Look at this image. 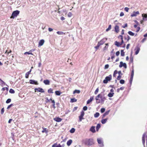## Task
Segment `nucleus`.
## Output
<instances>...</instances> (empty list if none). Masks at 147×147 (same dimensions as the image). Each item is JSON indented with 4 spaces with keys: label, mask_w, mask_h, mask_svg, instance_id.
Returning <instances> with one entry per match:
<instances>
[{
    "label": "nucleus",
    "mask_w": 147,
    "mask_h": 147,
    "mask_svg": "<svg viewBox=\"0 0 147 147\" xmlns=\"http://www.w3.org/2000/svg\"><path fill=\"white\" fill-rule=\"evenodd\" d=\"M72 16V13L70 12H69L68 14H67V16H68L69 17H71Z\"/></svg>",
    "instance_id": "48"
},
{
    "label": "nucleus",
    "mask_w": 147,
    "mask_h": 147,
    "mask_svg": "<svg viewBox=\"0 0 147 147\" xmlns=\"http://www.w3.org/2000/svg\"><path fill=\"white\" fill-rule=\"evenodd\" d=\"M121 55L122 56H124L125 55V53L123 51V50H121Z\"/></svg>",
    "instance_id": "36"
},
{
    "label": "nucleus",
    "mask_w": 147,
    "mask_h": 147,
    "mask_svg": "<svg viewBox=\"0 0 147 147\" xmlns=\"http://www.w3.org/2000/svg\"><path fill=\"white\" fill-rule=\"evenodd\" d=\"M102 96V94H100L96 96L95 99L96 100V103L98 104L100 102V99H99V98H100Z\"/></svg>",
    "instance_id": "5"
},
{
    "label": "nucleus",
    "mask_w": 147,
    "mask_h": 147,
    "mask_svg": "<svg viewBox=\"0 0 147 147\" xmlns=\"http://www.w3.org/2000/svg\"><path fill=\"white\" fill-rule=\"evenodd\" d=\"M100 102H101V103H103L105 100L106 99V98L104 96L103 97L102 96L100 98Z\"/></svg>",
    "instance_id": "19"
},
{
    "label": "nucleus",
    "mask_w": 147,
    "mask_h": 147,
    "mask_svg": "<svg viewBox=\"0 0 147 147\" xmlns=\"http://www.w3.org/2000/svg\"><path fill=\"white\" fill-rule=\"evenodd\" d=\"M108 118H106L105 119H102L101 121V122L102 124H105L108 120Z\"/></svg>",
    "instance_id": "16"
},
{
    "label": "nucleus",
    "mask_w": 147,
    "mask_h": 147,
    "mask_svg": "<svg viewBox=\"0 0 147 147\" xmlns=\"http://www.w3.org/2000/svg\"><path fill=\"white\" fill-rule=\"evenodd\" d=\"M112 79V75H110L109 76H107L103 81V83L104 84H107L108 81H110Z\"/></svg>",
    "instance_id": "3"
},
{
    "label": "nucleus",
    "mask_w": 147,
    "mask_h": 147,
    "mask_svg": "<svg viewBox=\"0 0 147 147\" xmlns=\"http://www.w3.org/2000/svg\"><path fill=\"white\" fill-rule=\"evenodd\" d=\"M53 90L52 88H50L48 90V92L49 93H53Z\"/></svg>",
    "instance_id": "34"
},
{
    "label": "nucleus",
    "mask_w": 147,
    "mask_h": 147,
    "mask_svg": "<svg viewBox=\"0 0 147 147\" xmlns=\"http://www.w3.org/2000/svg\"><path fill=\"white\" fill-rule=\"evenodd\" d=\"M11 99H10V98H9L7 100H6V102L7 103H9V102H11Z\"/></svg>",
    "instance_id": "44"
},
{
    "label": "nucleus",
    "mask_w": 147,
    "mask_h": 147,
    "mask_svg": "<svg viewBox=\"0 0 147 147\" xmlns=\"http://www.w3.org/2000/svg\"><path fill=\"white\" fill-rule=\"evenodd\" d=\"M127 23H126L125 24L124 26H122V27H123L124 28H125V27H127Z\"/></svg>",
    "instance_id": "62"
},
{
    "label": "nucleus",
    "mask_w": 147,
    "mask_h": 147,
    "mask_svg": "<svg viewBox=\"0 0 147 147\" xmlns=\"http://www.w3.org/2000/svg\"><path fill=\"white\" fill-rule=\"evenodd\" d=\"M129 8L127 7H125L124 8V10L126 12H128Z\"/></svg>",
    "instance_id": "53"
},
{
    "label": "nucleus",
    "mask_w": 147,
    "mask_h": 147,
    "mask_svg": "<svg viewBox=\"0 0 147 147\" xmlns=\"http://www.w3.org/2000/svg\"><path fill=\"white\" fill-rule=\"evenodd\" d=\"M9 92L10 93H12V94H13L15 93L14 90L13 89L11 88L10 89Z\"/></svg>",
    "instance_id": "39"
},
{
    "label": "nucleus",
    "mask_w": 147,
    "mask_h": 147,
    "mask_svg": "<svg viewBox=\"0 0 147 147\" xmlns=\"http://www.w3.org/2000/svg\"><path fill=\"white\" fill-rule=\"evenodd\" d=\"M133 58L132 57H131L130 58V62L131 63H133Z\"/></svg>",
    "instance_id": "51"
},
{
    "label": "nucleus",
    "mask_w": 147,
    "mask_h": 147,
    "mask_svg": "<svg viewBox=\"0 0 147 147\" xmlns=\"http://www.w3.org/2000/svg\"><path fill=\"white\" fill-rule=\"evenodd\" d=\"M142 17H143V20L144 21H146L147 20V15L146 14H142Z\"/></svg>",
    "instance_id": "14"
},
{
    "label": "nucleus",
    "mask_w": 147,
    "mask_h": 147,
    "mask_svg": "<svg viewBox=\"0 0 147 147\" xmlns=\"http://www.w3.org/2000/svg\"><path fill=\"white\" fill-rule=\"evenodd\" d=\"M109 65L108 64H106L105 66L104 69H108L109 67Z\"/></svg>",
    "instance_id": "50"
},
{
    "label": "nucleus",
    "mask_w": 147,
    "mask_h": 147,
    "mask_svg": "<svg viewBox=\"0 0 147 147\" xmlns=\"http://www.w3.org/2000/svg\"><path fill=\"white\" fill-rule=\"evenodd\" d=\"M145 136H146L145 133H144L143 135V136H142V142L143 144L144 145V144H145Z\"/></svg>",
    "instance_id": "15"
},
{
    "label": "nucleus",
    "mask_w": 147,
    "mask_h": 147,
    "mask_svg": "<svg viewBox=\"0 0 147 147\" xmlns=\"http://www.w3.org/2000/svg\"><path fill=\"white\" fill-rule=\"evenodd\" d=\"M109 112L110 110H109L107 111H106V112H105V113H104L106 116L109 114Z\"/></svg>",
    "instance_id": "52"
},
{
    "label": "nucleus",
    "mask_w": 147,
    "mask_h": 147,
    "mask_svg": "<svg viewBox=\"0 0 147 147\" xmlns=\"http://www.w3.org/2000/svg\"><path fill=\"white\" fill-rule=\"evenodd\" d=\"M54 120L57 122H59L61 121L62 119L59 117H55L54 118Z\"/></svg>",
    "instance_id": "12"
},
{
    "label": "nucleus",
    "mask_w": 147,
    "mask_h": 147,
    "mask_svg": "<svg viewBox=\"0 0 147 147\" xmlns=\"http://www.w3.org/2000/svg\"><path fill=\"white\" fill-rule=\"evenodd\" d=\"M30 84H33L38 85V84L37 81L33 80H29Z\"/></svg>",
    "instance_id": "7"
},
{
    "label": "nucleus",
    "mask_w": 147,
    "mask_h": 147,
    "mask_svg": "<svg viewBox=\"0 0 147 147\" xmlns=\"http://www.w3.org/2000/svg\"><path fill=\"white\" fill-rule=\"evenodd\" d=\"M97 141L98 143L99 144H100L101 146H103L102 142L101 140H100V139H99L98 138L97 139Z\"/></svg>",
    "instance_id": "21"
},
{
    "label": "nucleus",
    "mask_w": 147,
    "mask_h": 147,
    "mask_svg": "<svg viewBox=\"0 0 147 147\" xmlns=\"http://www.w3.org/2000/svg\"><path fill=\"white\" fill-rule=\"evenodd\" d=\"M124 63H123V62L121 61L120 63V64L119 65V67H123V65Z\"/></svg>",
    "instance_id": "38"
},
{
    "label": "nucleus",
    "mask_w": 147,
    "mask_h": 147,
    "mask_svg": "<svg viewBox=\"0 0 147 147\" xmlns=\"http://www.w3.org/2000/svg\"><path fill=\"white\" fill-rule=\"evenodd\" d=\"M44 42V40L42 39L40 40L39 42L38 45L39 46H41L42 45Z\"/></svg>",
    "instance_id": "17"
},
{
    "label": "nucleus",
    "mask_w": 147,
    "mask_h": 147,
    "mask_svg": "<svg viewBox=\"0 0 147 147\" xmlns=\"http://www.w3.org/2000/svg\"><path fill=\"white\" fill-rule=\"evenodd\" d=\"M124 38L125 40H127V41H128L130 39V37L128 35H127V36H125Z\"/></svg>",
    "instance_id": "24"
},
{
    "label": "nucleus",
    "mask_w": 147,
    "mask_h": 147,
    "mask_svg": "<svg viewBox=\"0 0 147 147\" xmlns=\"http://www.w3.org/2000/svg\"><path fill=\"white\" fill-rule=\"evenodd\" d=\"M4 108H2L1 110V114H3V113H4Z\"/></svg>",
    "instance_id": "56"
},
{
    "label": "nucleus",
    "mask_w": 147,
    "mask_h": 147,
    "mask_svg": "<svg viewBox=\"0 0 147 147\" xmlns=\"http://www.w3.org/2000/svg\"><path fill=\"white\" fill-rule=\"evenodd\" d=\"M72 141L71 140H69L68 141H67V145L68 146H69L72 143Z\"/></svg>",
    "instance_id": "23"
},
{
    "label": "nucleus",
    "mask_w": 147,
    "mask_h": 147,
    "mask_svg": "<svg viewBox=\"0 0 147 147\" xmlns=\"http://www.w3.org/2000/svg\"><path fill=\"white\" fill-rule=\"evenodd\" d=\"M80 90H76L74 91V92H73V93L75 94V93H77L78 94H79V93H80Z\"/></svg>",
    "instance_id": "35"
},
{
    "label": "nucleus",
    "mask_w": 147,
    "mask_h": 147,
    "mask_svg": "<svg viewBox=\"0 0 147 147\" xmlns=\"http://www.w3.org/2000/svg\"><path fill=\"white\" fill-rule=\"evenodd\" d=\"M121 78V75H119V76L117 77V79L118 80H120Z\"/></svg>",
    "instance_id": "58"
},
{
    "label": "nucleus",
    "mask_w": 147,
    "mask_h": 147,
    "mask_svg": "<svg viewBox=\"0 0 147 147\" xmlns=\"http://www.w3.org/2000/svg\"><path fill=\"white\" fill-rule=\"evenodd\" d=\"M123 67L125 69L127 68V65L126 63H124L123 65Z\"/></svg>",
    "instance_id": "61"
},
{
    "label": "nucleus",
    "mask_w": 147,
    "mask_h": 147,
    "mask_svg": "<svg viewBox=\"0 0 147 147\" xmlns=\"http://www.w3.org/2000/svg\"><path fill=\"white\" fill-rule=\"evenodd\" d=\"M85 143L86 145L88 146H91L94 144L93 140L92 139L86 140L85 141Z\"/></svg>",
    "instance_id": "1"
},
{
    "label": "nucleus",
    "mask_w": 147,
    "mask_h": 147,
    "mask_svg": "<svg viewBox=\"0 0 147 147\" xmlns=\"http://www.w3.org/2000/svg\"><path fill=\"white\" fill-rule=\"evenodd\" d=\"M128 33L131 36H134L135 34L133 32L131 31H129L128 32Z\"/></svg>",
    "instance_id": "31"
},
{
    "label": "nucleus",
    "mask_w": 147,
    "mask_h": 147,
    "mask_svg": "<svg viewBox=\"0 0 147 147\" xmlns=\"http://www.w3.org/2000/svg\"><path fill=\"white\" fill-rule=\"evenodd\" d=\"M87 107L86 106L84 107L83 108V110L84 111H86L87 109Z\"/></svg>",
    "instance_id": "57"
},
{
    "label": "nucleus",
    "mask_w": 147,
    "mask_h": 147,
    "mask_svg": "<svg viewBox=\"0 0 147 147\" xmlns=\"http://www.w3.org/2000/svg\"><path fill=\"white\" fill-rule=\"evenodd\" d=\"M75 129L74 128H72L70 130V133H74L75 131Z\"/></svg>",
    "instance_id": "41"
},
{
    "label": "nucleus",
    "mask_w": 147,
    "mask_h": 147,
    "mask_svg": "<svg viewBox=\"0 0 147 147\" xmlns=\"http://www.w3.org/2000/svg\"><path fill=\"white\" fill-rule=\"evenodd\" d=\"M135 50H136L135 54L137 55L138 53L140 50V48L138 46H137L136 47Z\"/></svg>",
    "instance_id": "10"
},
{
    "label": "nucleus",
    "mask_w": 147,
    "mask_h": 147,
    "mask_svg": "<svg viewBox=\"0 0 147 147\" xmlns=\"http://www.w3.org/2000/svg\"><path fill=\"white\" fill-rule=\"evenodd\" d=\"M100 114L99 113L96 112L94 114V117L95 118H97L99 116Z\"/></svg>",
    "instance_id": "30"
},
{
    "label": "nucleus",
    "mask_w": 147,
    "mask_h": 147,
    "mask_svg": "<svg viewBox=\"0 0 147 147\" xmlns=\"http://www.w3.org/2000/svg\"><path fill=\"white\" fill-rule=\"evenodd\" d=\"M57 33L59 35H62L64 34L63 32H62L58 31L57 32Z\"/></svg>",
    "instance_id": "42"
},
{
    "label": "nucleus",
    "mask_w": 147,
    "mask_h": 147,
    "mask_svg": "<svg viewBox=\"0 0 147 147\" xmlns=\"http://www.w3.org/2000/svg\"><path fill=\"white\" fill-rule=\"evenodd\" d=\"M98 91H99V89H98V88H97L96 89V90H95V92H94V94H96L98 92Z\"/></svg>",
    "instance_id": "45"
},
{
    "label": "nucleus",
    "mask_w": 147,
    "mask_h": 147,
    "mask_svg": "<svg viewBox=\"0 0 147 147\" xmlns=\"http://www.w3.org/2000/svg\"><path fill=\"white\" fill-rule=\"evenodd\" d=\"M43 82L46 85H49L50 84V81L48 80H44Z\"/></svg>",
    "instance_id": "20"
},
{
    "label": "nucleus",
    "mask_w": 147,
    "mask_h": 147,
    "mask_svg": "<svg viewBox=\"0 0 147 147\" xmlns=\"http://www.w3.org/2000/svg\"><path fill=\"white\" fill-rule=\"evenodd\" d=\"M107 40V38H103L100 42H98V43L100 45H102Z\"/></svg>",
    "instance_id": "8"
},
{
    "label": "nucleus",
    "mask_w": 147,
    "mask_h": 147,
    "mask_svg": "<svg viewBox=\"0 0 147 147\" xmlns=\"http://www.w3.org/2000/svg\"><path fill=\"white\" fill-rule=\"evenodd\" d=\"M105 111V109L104 108H102L100 109V111L102 113H104Z\"/></svg>",
    "instance_id": "46"
},
{
    "label": "nucleus",
    "mask_w": 147,
    "mask_h": 147,
    "mask_svg": "<svg viewBox=\"0 0 147 147\" xmlns=\"http://www.w3.org/2000/svg\"><path fill=\"white\" fill-rule=\"evenodd\" d=\"M20 11L18 10L13 11L12 14L11 18L13 19L15 17H17Z\"/></svg>",
    "instance_id": "2"
},
{
    "label": "nucleus",
    "mask_w": 147,
    "mask_h": 147,
    "mask_svg": "<svg viewBox=\"0 0 147 147\" xmlns=\"http://www.w3.org/2000/svg\"><path fill=\"white\" fill-rule=\"evenodd\" d=\"M133 77H131L130 80V83L131 84V83L132 82V80L133 79Z\"/></svg>",
    "instance_id": "59"
},
{
    "label": "nucleus",
    "mask_w": 147,
    "mask_h": 147,
    "mask_svg": "<svg viewBox=\"0 0 147 147\" xmlns=\"http://www.w3.org/2000/svg\"><path fill=\"white\" fill-rule=\"evenodd\" d=\"M140 28L139 27H138L137 28V30L136 31V32H139V30H140Z\"/></svg>",
    "instance_id": "60"
},
{
    "label": "nucleus",
    "mask_w": 147,
    "mask_h": 147,
    "mask_svg": "<svg viewBox=\"0 0 147 147\" xmlns=\"http://www.w3.org/2000/svg\"><path fill=\"white\" fill-rule=\"evenodd\" d=\"M108 48V46H105L103 48V50L105 51L107 49V48Z\"/></svg>",
    "instance_id": "64"
},
{
    "label": "nucleus",
    "mask_w": 147,
    "mask_h": 147,
    "mask_svg": "<svg viewBox=\"0 0 147 147\" xmlns=\"http://www.w3.org/2000/svg\"><path fill=\"white\" fill-rule=\"evenodd\" d=\"M100 45L98 43L97 45L96 46L94 47V48L96 49V50H97L99 47Z\"/></svg>",
    "instance_id": "43"
},
{
    "label": "nucleus",
    "mask_w": 147,
    "mask_h": 147,
    "mask_svg": "<svg viewBox=\"0 0 147 147\" xmlns=\"http://www.w3.org/2000/svg\"><path fill=\"white\" fill-rule=\"evenodd\" d=\"M77 101V100L75 99V98H71V102H76Z\"/></svg>",
    "instance_id": "28"
},
{
    "label": "nucleus",
    "mask_w": 147,
    "mask_h": 147,
    "mask_svg": "<svg viewBox=\"0 0 147 147\" xmlns=\"http://www.w3.org/2000/svg\"><path fill=\"white\" fill-rule=\"evenodd\" d=\"M42 133L45 132L47 133L48 132V131L47 130V129L46 128H44L43 130L42 131Z\"/></svg>",
    "instance_id": "40"
},
{
    "label": "nucleus",
    "mask_w": 147,
    "mask_h": 147,
    "mask_svg": "<svg viewBox=\"0 0 147 147\" xmlns=\"http://www.w3.org/2000/svg\"><path fill=\"white\" fill-rule=\"evenodd\" d=\"M111 25H109V26L108 28L106 30V31L108 32L111 29Z\"/></svg>",
    "instance_id": "37"
},
{
    "label": "nucleus",
    "mask_w": 147,
    "mask_h": 147,
    "mask_svg": "<svg viewBox=\"0 0 147 147\" xmlns=\"http://www.w3.org/2000/svg\"><path fill=\"white\" fill-rule=\"evenodd\" d=\"M13 104H10V105H8L7 107V109H9L11 107L13 106Z\"/></svg>",
    "instance_id": "55"
},
{
    "label": "nucleus",
    "mask_w": 147,
    "mask_h": 147,
    "mask_svg": "<svg viewBox=\"0 0 147 147\" xmlns=\"http://www.w3.org/2000/svg\"><path fill=\"white\" fill-rule=\"evenodd\" d=\"M117 70H115L114 71V74H113V76L114 77H115V75L116 74H117Z\"/></svg>",
    "instance_id": "49"
},
{
    "label": "nucleus",
    "mask_w": 147,
    "mask_h": 147,
    "mask_svg": "<svg viewBox=\"0 0 147 147\" xmlns=\"http://www.w3.org/2000/svg\"><path fill=\"white\" fill-rule=\"evenodd\" d=\"M84 112L82 111L80 112V115L79 116V122H81L82 121V119H84L83 118V116H84Z\"/></svg>",
    "instance_id": "4"
},
{
    "label": "nucleus",
    "mask_w": 147,
    "mask_h": 147,
    "mask_svg": "<svg viewBox=\"0 0 147 147\" xmlns=\"http://www.w3.org/2000/svg\"><path fill=\"white\" fill-rule=\"evenodd\" d=\"M139 14V13L138 11H137L136 12L134 11L133 12V13L131 14V16L132 17L136 16H137V15Z\"/></svg>",
    "instance_id": "11"
},
{
    "label": "nucleus",
    "mask_w": 147,
    "mask_h": 147,
    "mask_svg": "<svg viewBox=\"0 0 147 147\" xmlns=\"http://www.w3.org/2000/svg\"><path fill=\"white\" fill-rule=\"evenodd\" d=\"M90 131L93 133L95 132V127L93 126H92L90 129Z\"/></svg>",
    "instance_id": "22"
},
{
    "label": "nucleus",
    "mask_w": 147,
    "mask_h": 147,
    "mask_svg": "<svg viewBox=\"0 0 147 147\" xmlns=\"http://www.w3.org/2000/svg\"><path fill=\"white\" fill-rule=\"evenodd\" d=\"M1 85L2 87L5 85L7 86V84H6L5 82L3 80L2 81H1Z\"/></svg>",
    "instance_id": "32"
},
{
    "label": "nucleus",
    "mask_w": 147,
    "mask_h": 147,
    "mask_svg": "<svg viewBox=\"0 0 147 147\" xmlns=\"http://www.w3.org/2000/svg\"><path fill=\"white\" fill-rule=\"evenodd\" d=\"M100 124L98 123L97 124L96 127V130L97 131H98L99 129L100 128Z\"/></svg>",
    "instance_id": "25"
},
{
    "label": "nucleus",
    "mask_w": 147,
    "mask_h": 147,
    "mask_svg": "<svg viewBox=\"0 0 147 147\" xmlns=\"http://www.w3.org/2000/svg\"><path fill=\"white\" fill-rule=\"evenodd\" d=\"M93 97L91 96L90 97V99H88L87 101V104H89L93 100Z\"/></svg>",
    "instance_id": "18"
},
{
    "label": "nucleus",
    "mask_w": 147,
    "mask_h": 147,
    "mask_svg": "<svg viewBox=\"0 0 147 147\" xmlns=\"http://www.w3.org/2000/svg\"><path fill=\"white\" fill-rule=\"evenodd\" d=\"M120 43L119 42H118L117 41H116L115 42V45L117 46V47H119L121 46V45H120Z\"/></svg>",
    "instance_id": "26"
},
{
    "label": "nucleus",
    "mask_w": 147,
    "mask_h": 147,
    "mask_svg": "<svg viewBox=\"0 0 147 147\" xmlns=\"http://www.w3.org/2000/svg\"><path fill=\"white\" fill-rule=\"evenodd\" d=\"M55 94L56 95L59 96L61 94V92L59 91H56L55 92Z\"/></svg>",
    "instance_id": "27"
},
{
    "label": "nucleus",
    "mask_w": 147,
    "mask_h": 147,
    "mask_svg": "<svg viewBox=\"0 0 147 147\" xmlns=\"http://www.w3.org/2000/svg\"><path fill=\"white\" fill-rule=\"evenodd\" d=\"M134 75V70L133 69V70H132L131 72V77H133Z\"/></svg>",
    "instance_id": "54"
},
{
    "label": "nucleus",
    "mask_w": 147,
    "mask_h": 147,
    "mask_svg": "<svg viewBox=\"0 0 147 147\" xmlns=\"http://www.w3.org/2000/svg\"><path fill=\"white\" fill-rule=\"evenodd\" d=\"M124 15V14L122 12H121V13H120V16H123Z\"/></svg>",
    "instance_id": "63"
},
{
    "label": "nucleus",
    "mask_w": 147,
    "mask_h": 147,
    "mask_svg": "<svg viewBox=\"0 0 147 147\" xmlns=\"http://www.w3.org/2000/svg\"><path fill=\"white\" fill-rule=\"evenodd\" d=\"M34 90L35 92H38L41 93H44L45 92V91L42 88L40 87L37 88H35L34 89Z\"/></svg>",
    "instance_id": "6"
},
{
    "label": "nucleus",
    "mask_w": 147,
    "mask_h": 147,
    "mask_svg": "<svg viewBox=\"0 0 147 147\" xmlns=\"http://www.w3.org/2000/svg\"><path fill=\"white\" fill-rule=\"evenodd\" d=\"M114 94V93H109L108 95V96L109 97H111L113 96Z\"/></svg>",
    "instance_id": "29"
},
{
    "label": "nucleus",
    "mask_w": 147,
    "mask_h": 147,
    "mask_svg": "<svg viewBox=\"0 0 147 147\" xmlns=\"http://www.w3.org/2000/svg\"><path fill=\"white\" fill-rule=\"evenodd\" d=\"M115 32L118 33L119 31V27L117 25H116L115 27Z\"/></svg>",
    "instance_id": "13"
},
{
    "label": "nucleus",
    "mask_w": 147,
    "mask_h": 147,
    "mask_svg": "<svg viewBox=\"0 0 147 147\" xmlns=\"http://www.w3.org/2000/svg\"><path fill=\"white\" fill-rule=\"evenodd\" d=\"M34 50H35L34 49H31V50H30V51H29V52H25L24 53V54L25 55H26L27 54H28V55L30 54V55H33V54L32 53V52H33L34 51Z\"/></svg>",
    "instance_id": "9"
},
{
    "label": "nucleus",
    "mask_w": 147,
    "mask_h": 147,
    "mask_svg": "<svg viewBox=\"0 0 147 147\" xmlns=\"http://www.w3.org/2000/svg\"><path fill=\"white\" fill-rule=\"evenodd\" d=\"M30 74L29 72H28L25 74V78H28L29 77V75Z\"/></svg>",
    "instance_id": "33"
},
{
    "label": "nucleus",
    "mask_w": 147,
    "mask_h": 147,
    "mask_svg": "<svg viewBox=\"0 0 147 147\" xmlns=\"http://www.w3.org/2000/svg\"><path fill=\"white\" fill-rule=\"evenodd\" d=\"M120 83L122 84H124L125 83V81L123 80H120Z\"/></svg>",
    "instance_id": "47"
}]
</instances>
